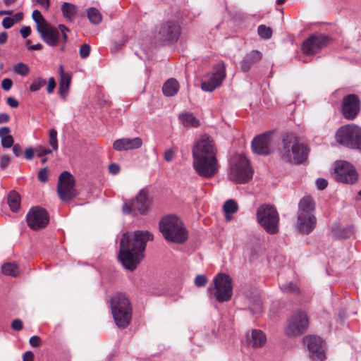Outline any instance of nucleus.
I'll return each instance as SVG.
<instances>
[{
  "label": "nucleus",
  "instance_id": "21",
  "mask_svg": "<svg viewBox=\"0 0 361 361\" xmlns=\"http://www.w3.org/2000/svg\"><path fill=\"white\" fill-rule=\"evenodd\" d=\"M180 35V27L177 22L169 20L162 23L158 30V38L164 42H176Z\"/></svg>",
  "mask_w": 361,
  "mask_h": 361
},
{
  "label": "nucleus",
  "instance_id": "47",
  "mask_svg": "<svg viewBox=\"0 0 361 361\" xmlns=\"http://www.w3.org/2000/svg\"><path fill=\"white\" fill-rule=\"evenodd\" d=\"M11 327L13 330L20 331L23 327V322L19 319H16L12 322Z\"/></svg>",
  "mask_w": 361,
  "mask_h": 361
},
{
  "label": "nucleus",
  "instance_id": "40",
  "mask_svg": "<svg viewBox=\"0 0 361 361\" xmlns=\"http://www.w3.org/2000/svg\"><path fill=\"white\" fill-rule=\"evenodd\" d=\"M280 287L283 293H297L298 292V288L297 285L292 282H290L288 283H284L281 285Z\"/></svg>",
  "mask_w": 361,
  "mask_h": 361
},
{
  "label": "nucleus",
  "instance_id": "58",
  "mask_svg": "<svg viewBox=\"0 0 361 361\" xmlns=\"http://www.w3.org/2000/svg\"><path fill=\"white\" fill-rule=\"evenodd\" d=\"M8 135H10V129L8 127L4 126V127L0 128L1 140H2V137H6Z\"/></svg>",
  "mask_w": 361,
  "mask_h": 361
},
{
  "label": "nucleus",
  "instance_id": "34",
  "mask_svg": "<svg viewBox=\"0 0 361 361\" xmlns=\"http://www.w3.org/2000/svg\"><path fill=\"white\" fill-rule=\"evenodd\" d=\"M2 273L4 275L16 276L20 271L18 267L14 263H5L1 267Z\"/></svg>",
  "mask_w": 361,
  "mask_h": 361
},
{
  "label": "nucleus",
  "instance_id": "44",
  "mask_svg": "<svg viewBox=\"0 0 361 361\" xmlns=\"http://www.w3.org/2000/svg\"><path fill=\"white\" fill-rule=\"evenodd\" d=\"M90 47L87 44H84L80 47V56L82 59L87 58L90 55Z\"/></svg>",
  "mask_w": 361,
  "mask_h": 361
},
{
  "label": "nucleus",
  "instance_id": "18",
  "mask_svg": "<svg viewBox=\"0 0 361 361\" xmlns=\"http://www.w3.org/2000/svg\"><path fill=\"white\" fill-rule=\"evenodd\" d=\"M305 343L309 350L310 357L314 361H323L325 359L324 343L323 340L317 336H307Z\"/></svg>",
  "mask_w": 361,
  "mask_h": 361
},
{
  "label": "nucleus",
  "instance_id": "32",
  "mask_svg": "<svg viewBox=\"0 0 361 361\" xmlns=\"http://www.w3.org/2000/svg\"><path fill=\"white\" fill-rule=\"evenodd\" d=\"M226 219L228 221L231 219V214L237 212L238 204L233 200H227L223 206Z\"/></svg>",
  "mask_w": 361,
  "mask_h": 361
},
{
  "label": "nucleus",
  "instance_id": "24",
  "mask_svg": "<svg viewBox=\"0 0 361 361\" xmlns=\"http://www.w3.org/2000/svg\"><path fill=\"white\" fill-rule=\"evenodd\" d=\"M354 233L355 228L351 225L341 226L336 223L332 226V233L336 238H348L352 236Z\"/></svg>",
  "mask_w": 361,
  "mask_h": 361
},
{
  "label": "nucleus",
  "instance_id": "60",
  "mask_svg": "<svg viewBox=\"0 0 361 361\" xmlns=\"http://www.w3.org/2000/svg\"><path fill=\"white\" fill-rule=\"evenodd\" d=\"M7 104L12 108H16L19 104L18 102L12 97L7 98Z\"/></svg>",
  "mask_w": 361,
  "mask_h": 361
},
{
  "label": "nucleus",
  "instance_id": "6",
  "mask_svg": "<svg viewBox=\"0 0 361 361\" xmlns=\"http://www.w3.org/2000/svg\"><path fill=\"white\" fill-rule=\"evenodd\" d=\"M111 308L116 324L119 328L126 327L131 319L132 309L126 295H115L111 299Z\"/></svg>",
  "mask_w": 361,
  "mask_h": 361
},
{
  "label": "nucleus",
  "instance_id": "62",
  "mask_svg": "<svg viewBox=\"0 0 361 361\" xmlns=\"http://www.w3.org/2000/svg\"><path fill=\"white\" fill-rule=\"evenodd\" d=\"M34 355L31 351L25 352L23 355V361H33Z\"/></svg>",
  "mask_w": 361,
  "mask_h": 361
},
{
  "label": "nucleus",
  "instance_id": "28",
  "mask_svg": "<svg viewBox=\"0 0 361 361\" xmlns=\"http://www.w3.org/2000/svg\"><path fill=\"white\" fill-rule=\"evenodd\" d=\"M61 11L63 13V16L69 22L73 21L75 19L78 9V7L68 2H64L61 5Z\"/></svg>",
  "mask_w": 361,
  "mask_h": 361
},
{
  "label": "nucleus",
  "instance_id": "30",
  "mask_svg": "<svg viewBox=\"0 0 361 361\" xmlns=\"http://www.w3.org/2000/svg\"><path fill=\"white\" fill-rule=\"evenodd\" d=\"M182 123L186 127H197L199 126V121L190 113H183L179 115Z\"/></svg>",
  "mask_w": 361,
  "mask_h": 361
},
{
  "label": "nucleus",
  "instance_id": "41",
  "mask_svg": "<svg viewBox=\"0 0 361 361\" xmlns=\"http://www.w3.org/2000/svg\"><path fill=\"white\" fill-rule=\"evenodd\" d=\"M249 308L254 314H257L262 312V302L257 300L255 302H250Z\"/></svg>",
  "mask_w": 361,
  "mask_h": 361
},
{
  "label": "nucleus",
  "instance_id": "16",
  "mask_svg": "<svg viewBox=\"0 0 361 361\" xmlns=\"http://www.w3.org/2000/svg\"><path fill=\"white\" fill-rule=\"evenodd\" d=\"M253 152L257 154L267 155L274 151L275 141L273 133L267 132L255 137L252 141Z\"/></svg>",
  "mask_w": 361,
  "mask_h": 361
},
{
  "label": "nucleus",
  "instance_id": "9",
  "mask_svg": "<svg viewBox=\"0 0 361 361\" xmlns=\"http://www.w3.org/2000/svg\"><path fill=\"white\" fill-rule=\"evenodd\" d=\"M252 177V171L245 157L235 155L231 161L230 169L231 179L237 183H245Z\"/></svg>",
  "mask_w": 361,
  "mask_h": 361
},
{
  "label": "nucleus",
  "instance_id": "59",
  "mask_svg": "<svg viewBox=\"0 0 361 361\" xmlns=\"http://www.w3.org/2000/svg\"><path fill=\"white\" fill-rule=\"evenodd\" d=\"M174 158V152L172 149H168L164 153V159L166 161H171Z\"/></svg>",
  "mask_w": 361,
  "mask_h": 361
},
{
  "label": "nucleus",
  "instance_id": "54",
  "mask_svg": "<svg viewBox=\"0 0 361 361\" xmlns=\"http://www.w3.org/2000/svg\"><path fill=\"white\" fill-rule=\"evenodd\" d=\"M31 33V29L28 26H23L20 29V35L23 38L27 37Z\"/></svg>",
  "mask_w": 361,
  "mask_h": 361
},
{
  "label": "nucleus",
  "instance_id": "45",
  "mask_svg": "<svg viewBox=\"0 0 361 361\" xmlns=\"http://www.w3.org/2000/svg\"><path fill=\"white\" fill-rule=\"evenodd\" d=\"M38 179L42 183H45L47 181V167L42 169L39 171Z\"/></svg>",
  "mask_w": 361,
  "mask_h": 361
},
{
  "label": "nucleus",
  "instance_id": "10",
  "mask_svg": "<svg viewBox=\"0 0 361 361\" xmlns=\"http://www.w3.org/2000/svg\"><path fill=\"white\" fill-rule=\"evenodd\" d=\"M225 78L226 66L224 62L220 61L203 77L201 88L205 92H212L222 84Z\"/></svg>",
  "mask_w": 361,
  "mask_h": 361
},
{
  "label": "nucleus",
  "instance_id": "56",
  "mask_svg": "<svg viewBox=\"0 0 361 361\" xmlns=\"http://www.w3.org/2000/svg\"><path fill=\"white\" fill-rule=\"evenodd\" d=\"M37 3L44 10L48 11L50 6V0H36Z\"/></svg>",
  "mask_w": 361,
  "mask_h": 361
},
{
  "label": "nucleus",
  "instance_id": "38",
  "mask_svg": "<svg viewBox=\"0 0 361 361\" xmlns=\"http://www.w3.org/2000/svg\"><path fill=\"white\" fill-rule=\"evenodd\" d=\"M46 84V80L41 77L35 78L30 86L32 92H37Z\"/></svg>",
  "mask_w": 361,
  "mask_h": 361
},
{
  "label": "nucleus",
  "instance_id": "12",
  "mask_svg": "<svg viewBox=\"0 0 361 361\" xmlns=\"http://www.w3.org/2000/svg\"><path fill=\"white\" fill-rule=\"evenodd\" d=\"M214 295L216 300L223 302L228 301L232 296L233 285L231 277L226 274H219L214 279Z\"/></svg>",
  "mask_w": 361,
  "mask_h": 361
},
{
  "label": "nucleus",
  "instance_id": "50",
  "mask_svg": "<svg viewBox=\"0 0 361 361\" xmlns=\"http://www.w3.org/2000/svg\"><path fill=\"white\" fill-rule=\"evenodd\" d=\"M14 22L11 17H6L2 20V25L5 29H8L14 25Z\"/></svg>",
  "mask_w": 361,
  "mask_h": 361
},
{
  "label": "nucleus",
  "instance_id": "53",
  "mask_svg": "<svg viewBox=\"0 0 361 361\" xmlns=\"http://www.w3.org/2000/svg\"><path fill=\"white\" fill-rule=\"evenodd\" d=\"M109 171L113 175L117 174L120 171V166L115 163H112L109 166Z\"/></svg>",
  "mask_w": 361,
  "mask_h": 361
},
{
  "label": "nucleus",
  "instance_id": "46",
  "mask_svg": "<svg viewBox=\"0 0 361 361\" xmlns=\"http://www.w3.org/2000/svg\"><path fill=\"white\" fill-rule=\"evenodd\" d=\"M10 157L8 155H4L0 158V168L5 169L10 164Z\"/></svg>",
  "mask_w": 361,
  "mask_h": 361
},
{
  "label": "nucleus",
  "instance_id": "14",
  "mask_svg": "<svg viewBox=\"0 0 361 361\" xmlns=\"http://www.w3.org/2000/svg\"><path fill=\"white\" fill-rule=\"evenodd\" d=\"M335 178L338 182L346 184H354L357 181L358 174L355 167L346 161L336 162Z\"/></svg>",
  "mask_w": 361,
  "mask_h": 361
},
{
  "label": "nucleus",
  "instance_id": "48",
  "mask_svg": "<svg viewBox=\"0 0 361 361\" xmlns=\"http://www.w3.org/2000/svg\"><path fill=\"white\" fill-rule=\"evenodd\" d=\"M13 85V82L9 78H4L1 82V87L5 91H8Z\"/></svg>",
  "mask_w": 361,
  "mask_h": 361
},
{
  "label": "nucleus",
  "instance_id": "57",
  "mask_svg": "<svg viewBox=\"0 0 361 361\" xmlns=\"http://www.w3.org/2000/svg\"><path fill=\"white\" fill-rule=\"evenodd\" d=\"M29 342L32 347H37L40 343V338L37 336H33L30 337Z\"/></svg>",
  "mask_w": 361,
  "mask_h": 361
},
{
  "label": "nucleus",
  "instance_id": "29",
  "mask_svg": "<svg viewBox=\"0 0 361 361\" xmlns=\"http://www.w3.org/2000/svg\"><path fill=\"white\" fill-rule=\"evenodd\" d=\"M178 90V82L174 78L169 79L166 82H164L162 87V92L166 97L174 96L177 94Z\"/></svg>",
  "mask_w": 361,
  "mask_h": 361
},
{
  "label": "nucleus",
  "instance_id": "19",
  "mask_svg": "<svg viewBox=\"0 0 361 361\" xmlns=\"http://www.w3.org/2000/svg\"><path fill=\"white\" fill-rule=\"evenodd\" d=\"M360 109V100L357 95L350 94L343 97L341 112L343 117L348 120L356 118Z\"/></svg>",
  "mask_w": 361,
  "mask_h": 361
},
{
  "label": "nucleus",
  "instance_id": "3",
  "mask_svg": "<svg viewBox=\"0 0 361 361\" xmlns=\"http://www.w3.org/2000/svg\"><path fill=\"white\" fill-rule=\"evenodd\" d=\"M32 17L36 23L37 32L46 44L51 47H56L59 44L61 37H62L63 42L67 41L68 36L66 32H68L69 30L66 26L59 25L58 28H56L51 25L38 10L33 11Z\"/></svg>",
  "mask_w": 361,
  "mask_h": 361
},
{
  "label": "nucleus",
  "instance_id": "31",
  "mask_svg": "<svg viewBox=\"0 0 361 361\" xmlns=\"http://www.w3.org/2000/svg\"><path fill=\"white\" fill-rule=\"evenodd\" d=\"M8 203L11 211L16 212L20 206V197L18 193L12 191L8 196Z\"/></svg>",
  "mask_w": 361,
  "mask_h": 361
},
{
  "label": "nucleus",
  "instance_id": "51",
  "mask_svg": "<svg viewBox=\"0 0 361 361\" xmlns=\"http://www.w3.org/2000/svg\"><path fill=\"white\" fill-rule=\"evenodd\" d=\"M328 185V182L326 179L324 178H318L316 180V185L318 189L319 190H324L326 188Z\"/></svg>",
  "mask_w": 361,
  "mask_h": 361
},
{
  "label": "nucleus",
  "instance_id": "49",
  "mask_svg": "<svg viewBox=\"0 0 361 361\" xmlns=\"http://www.w3.org/2000/svg\"><path fill=\"white\" fill-rule=\"evenodd\" d=\"M36 152L39 157L45 156L52 152V149H45L42 146H39L36 148Z\"/></svg>",
  "mask_w": 361,
  "mask_h": 361
},
{
  "label": "nucleus",
  "instance_id": "20",
  "mask_svg": "<svg viewBox=\"0 0 361 361\" xmlns=\"http://www.w3.org/2000/svg\"><path fill=\"white\" fill-rule=\"evenodd\" d=\"M329 42L327 37L323 35H314L303 42L302 52L307 56H313L325 47Z\"/></svg>",
  "mask_w": 361,
  "mask_h": 361
},
{
  "label": "nucleus",
  "instance_id": "37",
  "mask_svg": "<svg viewBox=\"0 0 361 361\" xmlns=\"http://www.w3.org/2000/svg\"><path fill=\"white\" fill-rule=\"evenodd\" d=\"M13 70H14L15 73H16L22 76H26L30 71V68L27 66V65H26L24 63H21V62L18 63L14 66Z\"/></svg>",
  "mask_w": 361,
  "mask_h": 361
},
{
  "label": "nucleus",
  "instance_id": "25",
  "mask_svg": "<svg viewBox=\"0 0 361 361\" xmlns=\"http://www.w3.org/2000/svg\"><path fill=\"white\" fill-rule=\"evenodd\" d=\"M315 204L310 196L303 197L298 204V214H314Z\"/></svg>",
  "mask_w": 361,
  "mask_h": 361
},
{
  "label": "nucleus",
  "instance_id": "22",
  "mask_svg": "<svg viewBox=\"0 0 361 361\" xmlns=\"http://www.w3.org/2000/svg\"><path fill=\"white\" fill-rule=\"evenodd\" d=\"M317 219L314 214H298L296 226L303 234L310 233L315 228Z\"/></svg>",
  "mask_w": 361,
  "mask_h": 361
},
{
  "label": "nucleus",
  "instance_id": "63",
  "mask_svg": "<svg viewBox=\"0 0 361 361\" xmlns=\"http://www.w3.org/2000/svg\"><path fill=\"white\" fill-rule=\"evenodd\" d=\"M9 121V116L6 113L0 114V123H5Z\"/></svg>",
  "mask_w": 361,
  "mask_h": 361
},
{
  "label": "nucleus",
  "instance_id": "1",
  "mask_svg": "<svg viewBox=\"0 0 361 361\" xmlns=\"http://www.w3.org/2000/svg\"><path fill=\"white\" fill-rule=\"evenodd\" d=\"M153 235L146 231H135L132 233L123 234L120 242L118 259L128 270L133 271L144 257L147 241Z\"/></svg>",
  "mask_w": 361,
  "mask_h": 361
},
{
  "label": "nucleus",
  "instance_id": "39",
  "mask_svg": "<svg viewBox=\"0 0 361 361\" xmlns=\"http://www.w3.org/2000/svg\"><path fill=\"white\" fill-rule=\"evenodd\" d=\"M259 35L264 39H269L271 37L272 31L270 27L261 25L257 29Z\"/></svg>",
  "mask_w": 361,
  "mask_h": 361
},
{
  "label": "nucleus",
  "instance_id": "2",
  "mask_svg": "<svg viewBox=\"0 0 361 361\" xmlns=\"http://www.w3.org/2000/svg\"><path fill=\"white\" fill-rule=\"evenodd\" d=\"M216 148L214 140L207 135H202L192 147V166L201 177L210 178L218 171Z\"/></svg>",
  "mask_w": 361,
  "mask_h": 361
},
{
  "label": "nucleus",
  "instance_id": "13",
  "mask_svg": "<svg viewBox=\"0 0 361 361\" xmlns=\"http://www.w3.org/2000/svg\"><path fill=\"white\" fill-rule=\"evenodd\" d=\"M309 326L307 314L302 311L294 312L288 319L285 333L288 336H297L303 334Z\"/></svg>",
  "mask_w": 361,
  "mask_h": 361
},
{
  "label": "nucleus",
  "instance_id": "55",
  "mask_svg": "<svg viewBox=\"0 0 361 361\" xmlns=\"http://www.w3.org/2000/svg\"><path fill=\"white\" fill-rule=\"evenodd\" d=\"M13 152L16 157H20L22 155L23 151L20 145L19 144L13 145Z\"/></svg>",
  "mask_w": 361,
  "mask_h": 361
},
{
  "label": "nucleus",
  "instance_id": "23",
  "mask_svg": "<svg viewBox=\"0 0 361 361\" xmlns=\"http://www.w3.org/2000/svg\"><path fill=\"white\" fill-rule=\"evenodd\" d=\"M142 140L141 138L136 137L133 138H121L115 140L113 143V147L116 151H128L136 149L141 147Z\"/></svg>",
  "mask_w": 361,
  "mask_h": 361
},
{
  "label": "nucleus",
  "instance_id": "42",
  "mask_svg": "<svg viewBox=\"0 0 361 361\" xmlns=\"http://www.w3.org/2000/svg\"><path fill=\"white\" fill-rule=\"evenodd\" d=\"M207 283V279L204 275H197L195 279V284L197 287L204 286Z\"/></svg>",
  "mask_w": 361,
  "mask_h": 361
},
{
  "label": "nucleus",
  "instance_id": "11",
  "mask_svg": "<svg viewBox=\"0 0 361 361\" xmlns=\"http://www.w3.org/2000/svg\"><path fill=\"white\" fill-rule=\"evenodd\" d=\"M150 204L151 200L147 192L141 190L134 199L123 203L122 212L124 214H133V216L137 214H143L148 211Z\"/></svg>",
  "mask_w": 361,
  "mask_h": 361
},
{
  "label": "nucleus",
  "instance_id": "17",
  "mask_svg": "<svg viewBox=\"0 0 361 361\" xmlns=\"http://www.w3.org/2000/svg\"><path fill=\"white\" fill-rule=\"evenodd\" d=\"M27 225L33 230H38L46 226L49 221L48 213L41 207H33L26 216Z\"/></svg>",
  "mask_w": 361,
  "mask_h": 361
},
{
  "label": "nucleus",
  "instance_id": "27",
  "mask_svg": "<svg viewBox=\"0 0 361 361\" xmlns=\"http://www.w3.org/2000/svg\"><path fill=\"white\" fill-rule=\"evenodd\" d=\"M249 345L253 347H261L266 343V336L260 330H253L250 336H247Z\"/></svg>",
  "mask_w": 361,
  "mask_h": 361
},
{
  "label": "nucleus",
  "instance_id": "4",
  "mask_svg": "<svg viewBox=\"0 0 361 361\" xmlns=\"http://www.w3.org/2000/svg\"><path fill=\"white\" fill-rule=\"evenodd\" d=\"M279 154L286 161L301 164L307 159L308 149L294 134L287 133L283 137Z\"/></svg>",
  "mask_w": 361,
  "mask_h": 361
},
{
  "label": "nucleus",
  "instance_id": "7",
  "mask_svg": "<svg viewBox=\"0 0 361 361\" xmlns=\"http://www.w3.org/2000/svg\"><path fill=\"white\" fill-rule=\"evenodd\" d=\"M257 221L269 234H276L279 230V216L276 208L268 204L257 209Z\"/></svg>",
  "mask_w": 361,
  "mask_h": 361
},
{
  "label": "nucleus",
  "instance_id": "26",
  "mask_svg": "<svg viewBox=\"0 0 361 361\" xmlns=\"http://www.w3.org/2000/svg\"><path fill=\"white\" fill-rule=\"evenodd\" d=\"M262 58V54L257 50H253L247 54L241 62V68L244 72H247L253 63L259 61Z\"/></svg>",
  "mask_w": 361,
  "mask_h": 361
},
{
  "label": "nucleus",
  "instance_id": "36",
  "mask_svg": "<svg viewBox=\"0 0 361 361\" xmlns=\"http://www.w3.org/2000/svg\"><path fill=\"white\" fill-rule=\"evenodd\" d=\"M49 145L52 147V150L58 149L57 131L51 128L49 130Z\"/></svg>",
  "mask_w": 361,
  "mask_h": 361
},
{
  "label": "nucleus",
  "instance_id": "61",
  "mask_svg": "<svg viewBox=\"0 0 361 361\" xmlns=\"http://www.w3.org/2000/svg\"><path fill=\"white\" fill-rule=\"evenodd\" d=\"M35 155V150L33 148H27L25 151V157L27 159H32Z\"/></svg>",
  "mask_w": 361,
  "mask_h": 361
},
{
  "label": "nucleus",
  "instance_id": "33",
  "mask_svg": "<svg viewBox=\"0 0 361 361\" xmlns=\"http://www.w3.org/2000/svg\"><path fill=\"white\" fill-rule=\"evenodd\" d=\"M71 81V76L60 78L59 94L63 99H65L68 94Z\"/></svg>",
  "mask_w": 361,
  "mask_h": 361
},
{
  "label": "nucleus",
  "instance_id": "52",
  "mask_svg": "<svg viewBox=\"0 0 361 361\" xmlns=\"http://www.w3.org/2000/svg\"><path fill=\"white\" fill-rule=\"evenodd\" d=\"M55 87H56L55 79L53 77H51L49 79V81H48V85L47 87V92L49 94L52 93Z\"/></svg>",
  "mask_w": 361,
  "mask_h": 361
},
{
  "label": "nucleus",
  "instance_id": "5",
  "mask_svg": "<svg viewBox=\"0 0 361 361\" xmlns=\"http://www.w3.org/2000/svg\"><path fill=\"white\" fill-rule=\"evenodd\" d=\"M159 228L167 241L183 243L188 239L186 228L180 219L175 215L162 218L159 223Z\"/></svg>",
  "mask_w": 361,
  "mask_h": 361
},
{
  "label": "nucleus",
  "instance_id": "43",
  "mask_svg": "<svg viewBox=\"0 0 361 361\" xmlns=\"http://www.w3.org/2000/svg\"><path fill=\"white\" fill-rule=\"evenodd\" d=\"M13 142L14 140L11 135L6 137H2L1 140V144L4 148H10L13 145Z\"/></svg>",
  "mask_w": 361,
  "mask_h": 361
},
{
  "label": "nucleus",
  "instance_id": "64",
  "mask_svg": "<svg viewBox=\"0 0 361 361\" xmlns=\"http://www.w3.org/2000/svg\"><path fill=\"white\" fill-rule=\"evenodd\" d=\"M23 13H17L13 17H11V18L13 19L14 23H16L18 21L21 20L23 19Z\"/></svg>",
  "mask_w": 361,
  "mask_h": 361
},
{
  "label": "nucleus",
  "instance_id": "8",
  "mask_svg": "<svg viewBox=\"0 0 361 361\" xmlns=\"http://www.w3.org/2000/svg\"><path fill=\"white\" fill-rule=\"evenodd\" d=\"M336 140L340 144L361 152V128L355 124L341 127L336 132Z\"/></svg>",
  "mask_w": 361,
  "mask_h": 361
},
{
  "label": "nucleus",
  "instance_id": "35",
  "mask_svg": "<svg viewBox=\"0 0 361 361\" xmlns=\"http://www.w3.org/2000/svg\"><path fill=\"white\" fill-rule=\"evenodd\" d=\"M87 18L92 23L97 25L102 21V15L97 8L91 7L87 10Z\"/></svg>",
  "mask_w": 361,
  "mask_h": 361
},
{
  "label": "nucleus",
  "instance_id": "15",
  "mask_svg": "<svg viewBox=\"0 0 361 361\" xmlns=\"http://www.w3.org/2000/svg\"><path fill=\"white\" fill-rule=\"evenodd\" d=\"M57 192L59 197L63 201H68L76 195L75 189V178L73 176L68 172H62L58 180Z\"/></svg>",
  "mask_w": 361,
  "mask_h": 361
}]
</instances>
